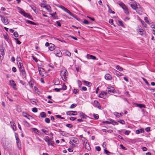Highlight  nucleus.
<instances>
[{
  "instance_id": "obj_12",
  "label": "nucleus",
  "mask_w": 155,
  "mask_h": 155,
  "mask_svg": "<svg viewBox=\"0 0 155 155\" xmlns=\"http://www.w3.org/2000/svg\"><path fill=\"white\" fill-rule=\"evenodd\" d=\"M135 4H130V5L131 7L133 9L135 10L137 12V10L138 9V7L136 5L135 2Z\"/></svg>"
},
{
  "instance_id": "obj_9",
  "label": "nucleus",
  "mask_w": 155,
  "mask_h": 155,
  "mask_svg": "<svg viewBox=\"0 0 155 155\" xmlns=\"http://www.w3.org/2000/svg\"><path fill=\"white\" fill-rule=\"evenodd\" d=\"M94 105L95 106V107H97L100 109H101V106L100 104L97 101H94Z\"/></svg>"
},
{
  "instance_id": "obj_20",
  "label": "nucleus",
  "mask_w": 155,
  "mask_h": 155,
  "mask_svg": "<svg viewBox=\"0 0 155 155\" xmlns=\"http://www.w3.org/2000/svg\"><path fill=\"white\" fill-rule=\"evenodd\" d=\"M87 56L88 58H89L90 59H91L93 60H95L96 59V57L90 54H87Z\"/></svg>"
},
{
  "instance_id": "obj_13",
  "label": "nucleus",
  "mask_w": 155,
  "mask_h": 155,
  "mask_svg": "<svg viewBox=\"0 0 155 155\" xmlns=\"http://www.w3.org/2000/svg\"><path fill=\"white\" fill-rule=\"evenodd\" d=\"M59 132H60V134H61L63 136H68L69 134L65 131H64L61 130V129H59Z\"/></svg>"
},
{
  "instance_id": "obj_34",
  "label": "nucleus",
  "mask_w": 155,
  "mask_h": 155,
  "mask_svg": "<svg viewBox=\"0 0 155 155\" xmlns=\"http://www.w3.org/2000/svg\"><path fill=\"white\" fill-rule=\"evenodd\" d=\"M66 114L67 115H68L69 116L72 115H74L72 111H67L66 112Z\"/></svg>"
},
{
  "instance_id": "obj_26",
  "label": "nucleus",
  "mask_w": 155,
  "mask_h": 155,
  "mask_svg": "<svg viewBox=\"0 0 155 155\" xmlns=\"http://www.w3.org/2000/svg\"><path fill=\"white\" fill-rule=\"evenodd\" d=\"M40 115L41 117L44 118L46 117V114L44 112H42L40 113Z\"/></svg>"
},
{
  "instance_id": "obj_27",
  "label": "nucleus",
  "mask_w": 155,
  "mask_h": 155,
  "mask_svg": "<svg viewBox=\"0 0 155 155\" xmlns=\"http://www.w3.org/2000/svg\"><path fill=\"white\" fill-rule=\"evenodd\" d=\"M43 8H45L48 12H50L51 11V7L49 6H45Z\"/></svg>"
},
{
  "instance_id": "obj_43",
  "label": "nucleus",
  "mask_w": 155,
  "mask_h": 155,
  "mask_svg": "<svg viewBox=\"0 0 155 155\" xmlns=\"http://www.w3.org/2000/svg\"><path fill=\"white\" fill-rule=\"evenodd\" d=\"M77 82L78 84V87H81L82 84V83L81 81L79 80H78L77 81Z\"/></svg>"
},
{
  "instance_id": "obj_28",
  "label": "nucleus",
  "mask_w": 155,
  "mask_h": 155,
  "mask_svg": "<svg viewBox=\"0 0 155 155\" xmlns=\"http://www.w3.org/2000/svg\"><path fill=\"white\" fill-rule=\"evenodd\" d=\"M144 132L143 130L142 129H140V130H136V133L137 134H138L140 133H142Z\"/></svg>"
},
{
  "instance_id": "obj_6",
  "label": "nucleus",
  "mask_w": 155,
  "mask_h": 155,
  "mask_svg": "<svg viewBox=\"0 0 155 155\" xmlns=\"http://www.w3.org/2000/svg\"><path fill=\"white\" fill-rule=\"evenodd\" d=\"M15 138L16 140V142L17 144L18 147V148L21 149V142L20 141V139L18 138V136L15 135Z\"/></svg>"
},
{
  "instance_id": "obj_23",
  "label": "nucleus",
  "mask_w": 155,
  "mask_h": 155,
  "mask_svg": "<svg viewBox=\"0 0 155 155\" xmlns=\"http://www.w3.org/2000/svg\"><path fill=\"white\" fill-rule=\"evenodd\" d=\"M11 124L13 130L14 131L16 130V127L15 125V124L14 123L12 122V123L11 122Z\"/></svg>"
},
{
  "instance_id": "obj_64",
  "label": "nucleus",
  "mask_w": 155,
  "mask_h": 155,
  "mask_svg": "<svg viewBox=\"0 0 155 155\" xmlns=\"http://www.w3.org/2000/svg\"><path fill=\"white\" fill-rule=\"evenodd\" d=\"M87 90L86 87H82L81 88V90L82 91H86Z\"/></svg>"
},
{
  "instance_id": "obj_62",
  "label": "nucleus",
  "mask_w": 155,
  "mask_h": 155,
  "mask_svg": "<svg viewBox=\"0 0 155 155\" xmlns=\"http://www.w3.org/2000/svg\"><path fill=\"white\" fill-rule=\"evenodd\" d=\"M55 117H56L57 118H61V119H64V117H61V116L60 115H55Z\"/></svg>"
},
{
  "instance_id": "obj_60",
  "label": "nucleus",
  "mask_w": 155,
  "mask_h": 155,
  "mask_svg": "<svg viewBox=\"0 0 155 155\" xmlns=\"http://www.w3.org/2000/svg\"><path fill=\"white\" fill-rule=\"evenodd\" d=\"M61 90V88H55L54 89V91H57V92H59Z\"/></svg>"
},
{
  "instance_id": "obj_10",
  "label": "nucleus",
  "mask_w": 155,
  "mask_h": 155,
  "mask_svg": "<svg viewBox=\"0 0 155 155\" xmlns=\"http://www.w3.org/2000/svg\"><path fill=\"white\" fill-rule=\"evenodd\" d=\"M71 141L74 143L78 144L79 143V141L78 138L74 137H72L71 138Z\"/></svg>"
},
{
  "instance_id": "obj_55",
  "label": "nucleus",
  "mask_w": 155,
  "mask_h": 155,
  "mask_svg": "<svg viewBox=\"0 0 155 155\" xmlns=\"http://www.w3.org/2000/svg\"><path fill=\"white\" fill-rule=\"evenodd\" d=\"M95 149L97 150L98 151H100L101 150L100 147L99 146L96 147H95Z\"/></svg>"
},
{
  "instance_id": "obj_56",
  "label": "nucleus",
  "mask_w": 155,
  "mask_h": 155,
  "mask_svg": "<svg viewBox=\"0 0 155 155\" xmlns=\"http://www.w3.org/2000/svg\"><path fill=\"white\" fill-rule=\"evenodd\" d=\"M108 12L109 13H111L114 14L115 13L114 11H112L110 8H109Z\"/></svg>"
},
{
  "instance_id": "obj_30",
  "label": "nucleus",
  "mask_w": 155,
  "mask_h": 155,
  "mask_svg": "<svg viewBox=\"0 0 155 155\" xmlns=\"http://www.w3.org/2000/svg\"><path fill=\"white\" fill-rule=\"evenodd\" d=\"M18 64V66L19 69L24 68V67L23 66V64H22V62H19V63Z\"/></svg>"
},
{
  "instance_id": "obj_51",
  "label": "nucleus",
  "mask_w": 155,
  "mask_h": 155,
  "mask_svg": "<svg viewBox=\"0 0 155 155\" xmlns=\"http://www.w3.org/2000/svg\"><path fill=\"white\" fill-rule=\"evenodd\" d=\"M83 22V23L87 25L88 24H89V21L86 19H84Z\"/></svg>"
},
{
  "instance_id": "obj_58",
  "label": "nucleus",
  "mask_w": 155,
  "mask_h": 155,
  "mask_svg": "<svg viewBox=\"0 0 155 155\" xmlns=\"http://www.w3.org/2000/svg\"><path fill=\"white\" fill-rule=\"evenodd\" d=\"M32 58L35 61L37 62L38 61V60L37 59V58L34 56H32Z\"/></svg>"
},
{
  "instance_id": "obj_48",
  "label": "nucleus",
  "mask_w": 155,
  "mask_h": 155,
  "mask_svg": "<svg viewBox=\"0 0 155 155\" xmlns=\"http://www.w3.org/2000/svg\"><path fill=\"white\" fill-rule=\"evenodd\" d=\"M41 130L44 133H45V134L46 135H48V131L44 129H42Z\"/></svg>"
},
{
  "instance_id": "obj_54",
  "label": "nucleus",
  "mask_w": 155,
  "mask_h": 155,
  "mask_svg": "<svg viewBox=\"0 0 155 155\" xmlns=\"http://www.w3.org/2000/svg\"><path fill=\"white\" fill-rule=\"evenodd\" d=\"M32 111L33 112L36 113L37 112V109L36 107H34L32 108Z\"/></svg>"
},
{
  "instance_id": "obj_57",
  "label": "nucleus",
  "mask_w": 155,
  "mask_h": 155,
  "mask_svg": "<svg viewBox=\"0 0 155 155\" xmlns=\"http://www.w3.org/2000/svg\"><path fill=\"white\" fill-rule=\"evenodd\" d=\"M21 72L22 73V75L24 77H26V74L25 71H23L22 72Z\"/></svg>"
},
{
  "instance_id": "obj_33",
  "label": "nucleus",
  "mask_w": 155,
  "mask_h": 155,
  "mask_svg": "<svg viewBox=\"0 0 155 155\" xmlns=\"http://www.w3.org/2000/svg\"><path fill=\"white\" fill-rule=\"evenodd\" d=\"M116 68L118 70L120 71H122L123 70V68H122L120 67L119 65H117L116 66Z\"/></svg>"
},
{
  "instance_id": "obj_2",
  "label": "nucleus",
  "mask_w": 155,
  "mask_h": 155,
  "mask_svg": "<svg viewBox=\"0 0 155 155\" xmlns=\"http://www.w3.org/2000/svg\"><path fill=\"white\" fill-rule=\"evenodd\" d=\"M0 17L1 18V20L3 23L5 25H7L8 24L9 21L7 17L0 15Z\"/></svg>"
},
{
  "instance_id": "obj_61",
  "label": "nucleus",
  "mask_w": 155,
  "mask_h": 155,
  "mask_svg": "<svg viewBox=\"0 0 155 155\" xmlns=\"http://www.w3.org/2000/svg\"><path fill=\"white\" fill-rule=\"evenodd\" d=\"M119 25L121 26H122V27L124 26V25L123 24V22L122 21H119Z\"/></svg>"
},
{
  "instance_id": "obj_4",
  "label": "nucleus",
  "mask_w": 155,
  "mask_h": 155,
  "mask_svg": "<svg viewBox=\"0 0 155 155\" xmlns=\"http://www.w3.org/2000/svg\"><path fill=\"white\" fill-rule=\"evenodd\" d=\"M38 69L39 75L42 77H44V74L45 72L44 69L43 68L40 67H38Z\"/></svg>"
},
{
  "instance_id": "obj_18",
  "label": "nucleus",
  "mask_w": 155,
  "mask_h": 155,
  "mask_svg": "<svg viewBox=\"0 0 155 155\" xmlns=\"http://www.w3.org/2000/svg\"><path fill=\"white\" fill-rule=\"evenodd\" d=\"M23 116L27 118L28 119H30V118H32V117L29 114H27L26 113H25L23 114Z\"/></svg>"
},
{
  "instance_id": "obj_59",
  "label": "nucleus",
  "mask_w": 155,
  "mask_h": 155,
  "mask_svg": "<svg viewBox=\"0 0 155 155\" xmlns=\"http://www.w3.org/2000/svg\"><path fill=\"white\" fill-rule=\"evenodd\" d=\"M130 133V131H129V130H126L125 131V132H124V134H125V135H128Z\"/></svg>"
},
{
  "instance_id": "obj_37",
  "label": "nucleus",
  "mask_w": 155,
  "mask_h": 155,
  "mask_svg": "<svg viewBox=\"0 0 155 155\" xmlns=\"http://www.w3.org/2000/svg\"><path fill=\"white\" fill-rule=\"evenodd\" d=\"M124 12L127 15H129V12L128 11V9L127 8V7L125 9H124Z\"/></svg>"
},
{
  "instance_id": "obj_8",
  "label": "nucleus",
  "mask_w": 155,
  "mask_h": 155,
  "mask_svg": "<svg viewBox=\"0 0 155 155\" xmlns=\"http://www.w3.org/2000/svg\"><path fill=\"white\" fill-rule=\"evenodd\" d=\"M107 93L105 91L102 92L100 94L98 95L99 97L104 98L106 97Z\"/></svg>"
},
{
  "instance_id": "obj_21",
  "label": "nucleus",
  "mask_w": 155,
  "mask_h": 155,
  "mask_svg": "<svg viewBox=\"0 0 155 155\" xmlns=\"http://www.w3.org/2000/svg\"><path fill=\"white\" fill-rule=\"evenodd\" d=\"M54 45L51 44L49 46V49L50 51H52L54 49Z\"/></svg>"
},
{
  "instance_id": "obj_44",
  "label": "nucleus",
  "mask_w": 155,
  "mask_h": 155,
  "mask_svg": "<svg viewBox=\"0 0 155 155\" xmlns=\"http://www.w3.org/2000/svg\"><path fill=\"white\" fill-rule=\"evenodd\" d=\"M13 35L16 38H17L18 36V34L17 31L14 32Z\"/></svg>"
},
{
  "instance_id": "obj_31",
  "label": "nucleus",
  "mask_w": 155,
  "mask_h": 155,
  "mask_svg": "<svg viewBox=\"0 0 155 155\" xmlns=\"http://www.w3.org/2000/svg\"><path fill=\"white\" fill-rule=\"evenodd\" d=\"M138 33L140 35H143L144 34V31L143 29H140L138 31Z\"/></svg>"
},
{
  "instance_id": "obj_7",
  "label": "nucleus",
  "mask_w": 155,
  "mask_h": 155,
  "mask_svg": "<svg viewBox=\"0 0 155 155\" xmlns=\"http://www.w3.org/2000/svg\"><path fill=\"white\" fill-rule=\"evenodd\" d=\"M60 7L62 8L63 10H64V11H65L66 12H67L68 14H69L71 16H72V17H73L74 16L72 14L71 12H70V11L67 9L65 7H64L63 6H61Z\"/></svg>"
},
{
  "instance_id": "obj_14",
  "label": "nucleus",
  "mask_w": 155,
  "mask_h": 155,
  "mask_svg": "<svg viewBox=\"0 0 155 155\" xmlns=\"http://www.w3.org/2000/svg\"><path fill=\"white\" fill-rule=\"evenodd\" d=\"M105 78L107 80H110L112 79V77L110 74H107L105 75Z\"/></svg>"
},
{
  "instance_id": "obj_36",
  "label": "nucleus",
  "mask_w": 155,
  "mask_h": 155,
  "mask_svg": "<svg viewBox=\"0 0 155 155\" xmlns=\"http://www.w3.org/2000/svg\"><path fill=\"white\" fill-rule=\"evenodd\" d=\"M26 22L27 23L31 25H35V23L31 21L27 20L26 21Z\"/></svg>"
},
{
  "instance_id": "obj_45",
  "label": "nucleus",
  "mask_w": 155,
  "mask_h": 155,
  "mask_svg": "<svg viewBox=\"0 0 155 155\" xmlns=\"http://www.w3.org/2000/svg\"><path fill=\"white\" fill-rule=\"evenodd\" d=\"M76 106H77V104H72L71 105V106L70 107V108H74Z\"/></svg>"
},
{
  "instance_id": "obj_53",
  "label": "nucleus",
  "mask_w": 155,
  "mask_h": 155,
  "mask_svg": "<svg viewBox=\"0 0 155 155\" xmlns=\"http://www.w3.org/2000/svg\"><path fill=\"white\" fill-rule=\"evenodd\" d=\"M56 14V12H55L54 13L52 14H50L51 15L52 17L54 18H56V17L55 15V14Z\"/></svg>"
},
{
  "instance_id": "obj_24",
  "label": "nucleus",
  "mask_w": 155,
  "mask_h": 155,
  "mask_svg": "<svg viewBox=\"0 0 155 155\" xmlns=\"http://www.w3.org/2000/svg\"><path fill=\"white\" fill-rule=\"evenodd\" d=\"M136 105L140 108H145V106L143 104H136Z\"/></svg>"
},
{
  "instance_id": "obj_3",
  "label": "nucleus",
  "mask_w": 155,
  "mask_h": 155,
  "mask_svg": "<svg viewBox=\"0 0 155 155\" xmlns=\"http://www.w3.org/2000/svg\"><path fill=\"white\" fill-rule=\"evenodd\" d=\"M18 9L19 10V12L24 16L26 17L30 18V15L28 13H26L24 11H23L21 8L19 7H18Z\"/></svg>"
},
{
  "instance_id": "obj_5",
  "label": "nucleus",
  "mask_w": 155,
  "mask_h": 155,
  "mask_svg": "<svg viewBox=\"0 0 155 155\" xmlns=\"http://www.w3.org/2000/svg\"><path fill=\"white\" fill-rule=\"evenodd\" d=\"M9 82L10 85L13 87V88L15 90H17V88L15 87L16 84L15 81L12 80H10L9 81Z\"/></svg>"
},
{
  "instance_id": "obj_1",
  "label": "nucleus",
  "mask_w": 155,
  "mask_h": 155,
  "mask_svg": "<svg viewBox=\"0 0 155 155\" xmlns=\"http://www.w3.org/2000/svg\"><path fill=\"white\" fill-rule=\"evenodd\" d=\"M60 75L62 79L65 81L67 78L68 72L66 70H63L60 71Z\"/></svg>"
},
{
  "instance_id": "obj_22",
  "label": "nucleus",
  "mask_w": 155,
  "mask_h": 155,
  "mask_svg": "<svg viewBox=\"0 0 155 155\" xmlns=\"http://www.w3.org/2000/svg\"><path fill=\"white\" fill-rule=\"evenodd\" d=\"M83 82L85 84V85H86L88 87H90L92 85V84L91 82H89L87 81H83Z\"/></svg>"
},
{
  "instance_id": "obj_11",
  "label": "nucleus",
  "mask_w": 155,
  "mask_h": 155,
  "mask_svg": "<svg viewBox=\"0 0 155 155\" xmlns=\"http://www.w3.org/2000/svg\"><path fill=\"white\" fill-rule=\"evenodd\" d=\"M54 54L57 56L61 57L62 56V54L61 51L59 50H55Z\"/></svg>"
},
{
  "instance_id": "obj_32",
  "label": "nucleus",
  "mask_w": 155,
  "mask_h": 155,
  "mask_svg": "<svg viewBox=\"0 0 155 155\" xmlns=\"http://www.w3.org/2000/svg\"><path fill=\"white\" fill-rule=\"evenodd\" d=\"M17 61V64L19 63V62H22V61L21 58L19 56H17L16 58Z\"/></svg>"
},
{
  "instance_id": "obj_17",
  "label": "nucleus",
  "mask_w": 155,
  "mask_h": 155,
  "mask_svg": "<svg viewBox=\"0 0 155 155\" xmlns=\"http://www.w3.org/2000/svg\"><path fill=\"white\" fill-rule=\"evenodd\" d=\"M79 113L80 116L82 118L84 119H85L87 117V116L86 115L84 114L82 112H79Z\"/></svg>"
},
{
  "instance_id": "obj_29",
  "label": "nucleus",
  "mask_w": 155,
  "mask_h": 155,
  "mask_svg": "<svg viewBox=\"0 0 155 155\" xmlns=\"http://www.w3.org/2000/svg\"><path fill=\"white\" fill-rule=\"evenodd\" d=\"M114 72L118 76H121L122 75H123V74L119 72V71H117L114 69Z\"/></svg>"
},
{
  "instance_id": "obj_38",
  "label": "nucleus",
  "mask_w": 155,
  "mask_h": 155,
  "mask_svg": "<svg viewBox=\"0 0 155 155\" xmlns=\"http://www.w3.org/2000/svg\"><path fill=\"white\" fill-rule=\"evenodd\" d=\"M62 88H61V90H66L67 88V87L66 85H65V84H64L62 85Z\"/></svg>"
},
{
  "instance_id": "obj_15",
  "label": "nucleus",
  "mask_w": 155,
  "mask_h": 155,
  "mask_svg": "<svg viewBox=\"0 0 155 155\" xmlns=\"http://www.w3.org/2000/svg\"><path fill=\"white\" fill-rule=\"evenodd\" d=\"M86 141H84V147L85 149L88 150L89 148H90V146L87 140L86 139Z\"/></svg>"
},
{
  "instance_id": "obj_47",
  "label": "nucleus",
  "mask_w": 155,
  "mask_h": 155,
  "mask_svg": "<svg viewBox=\"0 0 155 155\" xmlns=\"http://www.w3.org/2000/svg\"><path fill=\"white\" fill-rule=\"evenodd\" d=\"M45 121L47 123H49L50 122V120L48 118H46L45 119Z\"/></svg>"
},
{
  "instance_id": "obj_19",
  "label": "nucleus",
  "mask_w": 155,
  "mask_h": 155,
  "mask_svg": "<svg viewBox=\"0 0 155 155\" xmlns=\"http://www.w3.org/2000/svg\"><path fill=\"white\" fill-rule=\"evenodd\" d=\"M118 5L123 8V10L124 9H125L127 7L124 3L122 2L119 3H118Z\"/></svg>"
},
{
  "instance_id": "obj_63",
  "label": "nucleus",
  "mask_w": 155,
  "mask_h": 155,
  "mask_svg": "<svg viewBox=\"0 0 155 155\" xmlns=\"http://www.w3.org/2000/svg\"><path fill=\"white\" fill-rule=\"evenodd\" d=\"M120 146L123 150H127V148L125 147H124L123 145L122 144H120Z\"/></svg>"
},
{
  "instance_id": "obj_49",
  "label": "nucleus",
  "mask_w": 155,
  "mask_h": 155,
  "mask_svg": "<svg viewBox=\"0 0 155 155\" xmlns=\"http://www.w3.org/2000/svg\"><path fill=\"white\" fill-rule=\"evenodd\" d=\"M15 39L16 41L17 44L18 45H20L21 44V42L18 40V38H15Z\"/></svg>"
},
{
  "instance_id": "obj_39",
  "label": "nucleus",
  "mask_w": 155,
  "mask_h": 155,
  "mask_svg": "<svg viewBox=\"0 0 155 155\" xmlns=\"http://www.w3.org/2000/svg\"><path fill=\"white\" fill-rule=\"evenodd\" d=\"M29 84L30 87L31 88H33V82L32 81H30L29 82Z\"/></svg>"
},
{
  "instance_id": "obj_16",
  "label": "nucleus",
  "mask_w": 155,
  "mask_h": 155,
  "mask_svg": "<svg viewBox=\"0 0 155 155\" xmlns=\"http://www.w3.org/2000/svg\"><path fill=\"white\" fill-rule=\"evenodd\" d=\"M114 114L117 117H121L122 115L123 114V113H119L117 112H115L114 113Z\"/></svg>"
},
{
  "instance_id": "obj_40",
  "label": "nucleus",
  "mask_w": 155,
  "mask_h": 155,
  "mask_svg": "<svg viewBox=\"0 0 155 155\" xmlns=\"http://www.w3.org/2000/svg\"><path fill=\"white\" fill-rule=\"evenodd\" d=\"M118 122L120 123V124H125V122L123 120H119L118 121Z\"/></svg>"
},
{
  "instance_id": "obj_42",
  "label": "nucleus",
  "mask_w": 155,
  "mask_h": 155,
  "mask_svg": "<svg viewBox=\"0 0 155 155\" xmlns=\"http://www.w3.org/2000/svg\"><path fill=\"white\" fill-rule=\"evenodd\" d=\"M115 91L114 90L113 88L112 89H110L108 91V92L109 94H110L111 93H114Z\"/></svg>"
},
{
  "instance_id": "obj_41",
  "label": "nucleus",
  "mask_w": 155,
  "mask_h": 155,
  "mask_svg": "<svg viewBox=\"0 0 155 155\" xmlns=\"http://www.w3.org/2000/svg\"><path fill=\"white\" fill-rule=\"evenodd\" d=\"M65 54L66 55H67V56H69V57L70 56H71V53H70V52L68 51H66L65 52Z\"/></svg>"
},
{
  "instance_id": "obj_52",
  "label": "nucleus",
  "mask_w": 155,
  "mask_h": 155,
  "mask_svg": "<svg viewBox=\"0 0 155 155\" xmlns=\"http://www.w3.org/2000/svg\"><path fill=\"white\" fill-rule=\"evenodd\" d=\"M66 126L69 128H71L73 127V125L71 124H67L66 125Z\"/></svg>"
},
{
  "instance_id": "obj_50",
  "label": "nucleus",
  "mask_w": 155,
  "mask_h": 155,
  "mask_svg": "<svg viewBox=\"0 0 155 155\" xmlns=\"http://www.w3.org/2000/svg\"><path fill=\"white\" fill-rule=\"evenodd\" d=\"M94 117L96 119H97L99 118V116L97 114H94Z\"/></svg>"
},
{
  "instance_id": "obj_35",
  "label": "nucleus",
  "mask_w": 155,
  "mask_h": 155,
  "mask_svg": "<svg viewBox=\"0 0 155 155\" xmlns=\"http://www.w3.org/2000/svg\"><path fill=\"white\" fill-rule=\"evenodd\" d=\"M44 139L46 142L51 141V140L50 139L49 137L48 136H46L45 138Z\"/></svg>"
},
{
  "instance_id": "obj_46",
  "label": "nucleus",
  "mask_w": 155,
  "mask_h": 155,
  "mask_svg": "<svg viewBox=\"0 0 155 155\" xmlns=\"http://www.w3.org/2000/svg\"><path fill=\"white\" fill-rule=\"evenodd\" d=\"M79 92V90L77 89H74L73 91V92L75 94H77Z\"/></svg>"
},
{
  "instance_id": "obj_25",
  "label": "nucleus",
  "mask_w": 155,
  "mask_h": 155,
  "mask_svg": "<svg viewBox=\"0 0 155 155\" xmlns=\"http://www.w3.org/2000/svg\"><path fill=\"white\" fill-rule=\"evenodd\" d=\"M110 122H111V124H112L114 125H118V123L117 122H116V121H115L114 120H113L112 119H110Z\"/></svg>"
}]
</instances>
